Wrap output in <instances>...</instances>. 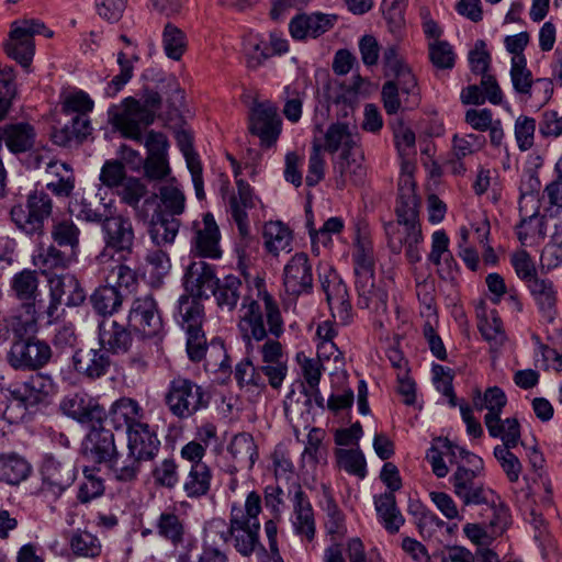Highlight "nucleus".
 Returning a JSON list of instances; mask_svg holds the SVG:
<instances>
[{
  "label": "nucleus",
  "mask_w": 562,
  "mask_h": 562,
  "mask_svg": "<svg viewBox=\"0 0 562 562\" xmlns=\"http://www.w3.org/2000/svg\"><path fill=\"white\" fill-rule=\"evenodd\" d=\"M161 106L158 92L145 89L140 99L125 98L121 108L110 112L112 124L124 137L143 143L147 149L145 176H169V142L161 132L150 131L144 139L143 130L154 123Z\"/></svg>",
  "instance_id": "f257e3e1"
},
{
  "label": "nucleus",
  "mask_w": 562,
  "mask_h": 562,
  "mask_svg": "<svg viewBox=\"0 0 562 562\" xmlns=\"http://www.w3.org/2000/svg\"><path fill=\"white\" fill-rule=\"evenodd\" d=\"M265 314L259 302H250L239 310L237 328L248 356L258 352L261 363L286 362V356L278 340L284 333V322L274 297L262 294Z\"/></svg>",
  "instance_id": "f03ea898"
},
{
  "label": "nucleus",
  "mask_w": 562,
  "mask_h": 562,
  "mask_svg": "<svg viewBox=\"0 0 562 562\" xmlns=\"http://www.w3.org/2000/svg\"><path fill=\"white\" fill-rule=\"evenodd\" d=\"M101 232L104 248L95 257L98 267L106 272L111 281L115 279L123 284L136 283L135 271L122 262L134 249L135 232L132 221L121 214L105 216L101 223Z\"/></svg>",
  "instance_id": "7ed1b4c3"
},
{
  "label": "nucleus",
  "mask_w": 562,
  "mask_h": 562,
  "mask_svg": "<svg viewBox=\"0 0 562 562\" xmlns=\"http://www.w3.org/2000/svg\"><path fill=\"white\" fill-rule=\"evenodd\" d=\"M261 513V496L251 491L247 494L244 506L233 504L229 515V527L226 531H221V538L226 542V535H231L234 547L238 553L244 557H249L257 553L262 557V562L266 557L263 546L259 541L260 521L259 514Z\"/></svg>",
  "instance_id": "20e7f679"
},
{
  "label": "nucleus",
  "mask_w": 562,
  "mask_h": 562,
  "mask_svg": "<svg viewBox=\"0 0 562 562\" xmlns=\"http://www.w3.org/2000/svg\"><path fill=\"white\" fill-rule=\"evenodd\" d=\"M237 192L231 188L228 180L222 179L220 191L222 198L228 201V212L232 221L236 224L239 239L236 244V251L239 258L248 257L257 247V239L251 235L250 224L247 210L254 209L256 205V196H254L249 183L239 178L236 181Z\"/></svg>",
  "instance_id": "39448f33"
},
{
  "label": "nucleus",
  "mask_w": 562,
  "mask_h": 562,
  "mask_svg": "<svg viewBox=\"0 0 562 562\" xmlns=\"http://www.w3.org/2000/svg\"><path fill=\"white\" fill-rule=\"evenodd\" d=\"M359 139L358 133L347 123H334L326 131L324 148L329 153L341 149L336 162L341 176H359L366 172Z\"/></svg>",
  "instance_id": "423d86ee"
},
{
  "label": "nucleus",
  "mask_w": 562,
  "mask_h": 562,
  "mask_svg": "<svg viewBox=\"0 0 562 562\" xmlns=\"http://www.w3.org/2000/svg\"><path fill=\"white\" fill-rule=\"evenodd\" d=\"M204 389L190 379L178 376L169 382L165 403L169 412L179 419H188L209 405Z\"/></svg>",
  "instance_id": "0eeeda50"
},
{
  "label": "nucleus",
  "mask_w": 562,
  "mask_h": 562,
  "mask_svg": "<svg viewBox=\"0 0 562 562\" xmlns=\"http://www.w3.org/2000/svg\"><path fill=\"white\" fill-rule=\"evenodd\" d=\"M40 280L36 271L24 269L15 273L11 280V290L14 296L22 302L25 308V321L15 325L14 331L16 335L33 334L36 331L37 316L36 303L37 297L41 295L38 290Z\"/></svg>",
  "instance_id": "6e6552de"
},
{
  "label": "nucleus",
  "mask_w": 562,
  "mask_h": 562,
  "mask_svg": "<svg viewBox=\"0 0 562 562\" xmlns=\"http://www.w3.org/2000/svg\"><path fill=\"white\" fill-rule=\"evenodd\" d=\"M44 23L38 20H24L15 22L10 32V38L5 44V52L9 57L16 60L23 68H27L34 56V35L45 34L52 36V32L45 33Z\"/></svg>",
  "instance_id": "1a4fd4ad"
},
{
  "label": "nucleus",
  "mask_w": 562,
  "mask_h": 562,
  "mask_svg": "<svg viewBox=\"0 0 562 562\" xmlns=\"http://www.w3.org/2000/svg\"><path fill=\"white\" fill-rule=\"evenodd\" d=\"M52 358V348L44 340L27 338L12 342L7 355L9 364L15 370H37Z\"/></svg>",
  "instance_id": "9d476101"
},
{
  "label": "nucleus",
  "mask_w": 562,
  "mask_h": 562,
  "mask_svg": "<svg viewBox=\"0 0 562 562\" xmlns=\"http://www.w3.org/2000/svg\"><path fill=\"white\" fill-rule=\"evenodd\" d=\"M41 493L53 501L74 483L76 479L75 465L69 460H60L54 456H45L42 467Z\"/></svg>",
  "instance_id": "9b49d317"
},
{
  "label": "nucleus",
  "mask_w": 562,
  "mask_h": 562,
  "mask_svg": "<svg viewBox=\"0 0 562 562\" xmlns=\"http://www.w3.org/2000/svg\"><path fill=\"white\" fill-rule=\"evenodd\" d=\"M383 228L387 246L393 254H400L403 247L406 248V257L409 262L420 261L422 254L419 245L423 241L420 222L409 224H400L398 221H389L383 223Z\"/></svg>",
  "instance_id": "f8f14e48"
},
{
  "label": "nucleus",
  "mask_w": 562,
  "mask_h": 562,
  "mask_svg": "<svg viewBox=\"0 0 562 562\" xmlns=\"http://www.w3.org/2000/svg\"><path fill=\"white\" fill-rule=\"evenodd\" d=\"M53 203L44 192H33L26 201V211L21 206L11 210L12 221L26 234L41 233L44 222L52 215Z\"/></svg>",
  "instance_id": "ddd939ff"
},
{
  "label": "nucleus",
  "mask_w": 562,
  "mask_h": 562,
  "mask_svg": "<svg viewBox=\"0 0 562 562\" xmlns=\"http://www.w3.org/2000/svg\"><path fill=\"white\" fill-rule=\"evenodd\" d=\"M282 285L292 297L311 294L314 286L313 266L305 252L294 254L283 267Z\"/></svg>",
  "instance_id": "4468645a"
},
{
  "label": "nucleus",
  "mask_w": 562,
  "mask_h": 562,
  "mask_svg": "<svg viewBox=\"0 0 562 562\" xmlns=\"http://www.w3.org/2000/svg\"><path fill=\"white\" fill-rule=\"evenodd\" d=\"M192 232L191 252L195 257L200 259H220L222 257L221 233L212 213H205L201 222H193Z\"/></svg>",
  "instance_id": "2eb2a0df"
},
{
  "label": "nucleus",
  "mask_w": 562,
  "mask_h": 562,
  "mask_svg": "<svg viewBox=\"0 0 562 562\" xmlns=\"http://www.w3.org/2000/svg\"><path fill=\"white\" fill-rule=\"evenodd\" d=\"M127 324L133 330L147 338L156 337L161 333L164 328L162 319L157 303L151 295L137 297L133 301Z\"/></svg>",
  "instance_id": "dca6fc26"
},
{
  "label": "nucleus",
  "mask_w": 562,
  "mask_h": 562,
  "mask_svg": "<svg viewBox=\"0 0 562 562\" xmlns=\"http://www.w3.org/2000/svg\"><path fill=\"white\" fill-rule=\"evenodd\" d=\"M282 121L278 114V108L269 102L255 103L249 116V130L258 136L265 147L272 146L280 133Z\"/></svg>",
  "instance_id": "f3484780"
},
{
  "label": "nucleus",
  "mask_w": 562,
  "mask_h": 562,
  "mask_svg": "<svg viewBox=\"0 0 562 562\" xmlns=\"http://www.w3.org/2000/svg\"><path fill=\"white\" fill-rule=\"evenodd\" d=\"M479 476L480 474L468 471L464 465H460L451 477L456 495L465 505H482L495 502L494 492L485 487Z\"/></svg>",
  "instance_id": "a211bd4d"
},
{
  "label": "nucleus",
  "mask_w": 562,
  "mask_h": 562,
  "mask_svg": "<svg viewBox=\"0 0 562 562\" xmlns=\"http://www.w3.org/2000/svg\"><path fill=\"white\" fill-rule=\"evenodd\" d=\"M60 411L81 424L102 425L106 420V411L93 398L85 394H70L60 402Z\"/></svg>",
  "instance_id": "6ab92c4d"
},
{
  "label": "nucleus",
  "mask_w": 562,
  "mask_h": 562,
  "mask_svg": "<svg viewBox=\"0 0 562 562\" xmlns=\"http://www.w3.org/2000/svg\"><path fill=\"white\" fill-rule=\"evenodd\" d=\"M218 280L214 267L199 259L193 260L187 267L183 276V285L190 296L209 299L212 292H214Z\"/></svg>",
  "instance_id": "aec40b11"
},
{
  "label": "nucleus",
  "mask_w": 562,
  "mask_h": 562,
  "mask_svg": "<svg viewBox=\"0 0 562 562\" xmlns=\"http://www.w3.org/2000/svg\"><path fill=\"white\" fill-rule=\"evenodd\" d=\"M248 291V286L244 284L238 277L231 274L226 276L223 280H218V283L216 284L214 292H212V295H214L218 307L222 310L232 312L236 307L238 301L243 300L240 310L245 304L250 302H259L262 307V313L265 314L262 294L268 292L259 290L258 300H255L247 295Z\"/></svg>",
  "instance_id": "412c9836"
},
{
  "label": "nucleus",
  "mask_w": 562,
  "mask_h": 562,
  "mask_svg": "<svg viewBox=\"0 0 562 562\" xmlns=\"http://www.w3.org/2000/svg\"><path fill=\"white\" fill-rule=\"evenodd\" d=\"M112 360L106 350L100 348H80L72 355L74 370L89 380H97L108 374Z\"/></svg>",
  "instance_id": "4be33fe9"
},
{
  "label": "nucleus",
  "mask_w": 562,
  "mask_h": 562,
  "mask_svg": "<svg viewBox=\"0 0 562 562\" xmlns=\"http://www.w3.org/2000/svg\"><path fill=\"white\" fill-rule=\"evenodd\" d=\"M187 334V352L192 361H201L206 358L207 364L218 367L220 370L229 368L228 357L222 342L212 341L210 348L202 328Z\"/></svg>",
  "instance_id": "5701e85b"
},
{
  "label": "nucleus",
  "mask_w": 562,
  "mask_h": 562,
  "mask_svg": "<svg viewBox=\"0 0 562 562\" xmlns=\"http://www.w3.org/2000/svg\"><path fill=\"white\" fill-rule=\"evenodd\" d=\"M397 199L395 203V216L400 224H409L420 222L419 212L422 199L416 191L414 178H400L397 186Z\"/></svg>",
  "instance_id": "b1692460"
},
{
  "label": "nucleus",
  "mask_w": 562,
  "mask_h": 562,
  "mask_svg": "<svg viewBox=\"0 0 562 562\" xmlns=\"http://www.w3.org/2000/svg\"><path fill=\"white\" fill-rule=\"evenodd\" d=\"M100 276L105 280L106 284L99 286L92 293L90 301L94 311L102 315L103 318L112 316L116 313L123 303V295L117 288L131 289L135 283L123 284L121 281L108 279L106 272L99 267Z\"/></svg>",
  "instance_id": "393cba45"
},
{
  "label": "nucleus",
  "mask_w": 562,
  "mask_h": 562,
  "mask_svg": "<svg viewBox=\"0 0 562 562\" xmlns=\"http://www.w3.org/2000/svg\"><path fill=\"white\" fill-rule=\"evenodd\" d=\"M319 279L331 315L338 317L341 322H346L351 308L346 284L334 270L319 276Z\"/></svg>",
  "instance_id": "a878e982"
},
{
  "label": "nucleus",
  "mask_w": 562,
  "mask_h": 562,
  "mask_svg": "<svg viewBox=\"0 0 562 562\" xmlns=\"http://www.w3.org/2000/svg\"><path fill=\"white\" fill-rule=\"evenodd\" d=\"M337 22V15L314 12L311 14H299L294 16L289 30L293 38L304 40L306 37L316 38L334 27Z\"/></svg>",
  "instance_id": "bb28decb"
},
{
  "label": "nucleus",
  "mask_w": 562,
  "mask_h": 562,
  "mask_svg": "<svg viewBox=\"0 0 562 562\" xmlns=\"http://www.w3.org/2000/svg\"><path fill=\"white\" fill-rule=\"evenodd\" d=\"M90 427L91 430L83 441L85 454L97 463L108 464L117 452L114 434L102 425Z\"/></svg>",
  "instance_id": "cd10ccee"
},
{
  "label": "nucleus",
  "mask_w": 562,
  "mask_h": 562,
  "mask_svg": "<svg viewBox=\"0 0 562 562\" xmlns=\"http://www.w3.org/2000/svg\"><path fill=\"white\" fill-rule=\"evenodd\" d=\"M293 510L291 524L295 535L312 541L315 536V518L312 504L300 485L291 498Z\"/></svg>",
  "instance_id": "c85d7f7f"
},
{
  "label": "nucleus",
  "mask_w": 562,
  "mask_h": 562,
  "mask_svg": "<svg viewBox=\"0 0 562 562\" xmlns=\"http://www.w3.org/2000/svg\"><path fill=\"white\" fill-rule=\"evenodd\" d=\"M99 344L108 353H126L133 344V337L127 328L111 317L103 318L98 326Z\"/></svg>",
  "instance_id": "c756f323"
},
{
  "label": "nucleus",
  "mask_w": 562,
  "mask_h": 562,
  "mask_svg": "<svg viewBox=\"0 0 562 562\" xmlns=\"http://www.w3.org/2000/svg\"><path fill=\"white\" fill-rule=\"evenodd\" d=\"M145 413L139 403L131 397H121L113 402L109 412H106V419L115 429L130 430L136 428V425L144 424Z\"/></svg>",
  "instance_id": "7c9ffc66"
},
{
  "label": "nucleus",
  "mask_w": 562,
  "mask_h": 562,
  "mask_svg": "<svg viewBox=\"0 0 562 562\" xmlns=\"http://www.w3.org/2000/svg\"><path fill=\"white\" fill-rule=\"evenodd\" d=\"M13 387L33 412L38 405L46 403L55 392L53 379L43 373L33 374Z\"/></svg>",
  "instance_id": "2f4dec72"
},
{
  "label": "nucleus",
  "mask_w": 562,
  "mask_h": 562,
  "mask_svg": "<svg viewBox=\"0 0 562 562\" xmlns=\"http://www.w3.org/2000/svg\"><path fill=\"white\" fill-rule=\"evenodd\" d=\"M127 449L144 462L150 461L159 452L160 440L147 423L138 424L127 434Z\"/></svg>",
  "instance_id": "473e14b6"
},
{
  "label": "nucleus",
  "mask_w": 562,
  "mask_h": 562,
  "mask_svg": "<svg viewBox=\"0 0 562 562\" xmlns=\"http://www.w3.org/2000/svg\"><path fill=\"white\" fill-rule=\"evenodd\" d=\"M519 211L521 218L516 226L519 241L528 246L544 239L547 233L546 218L543 215H540L539 206H532L530 212L526 204H521Z\"/></svg>",
  "instance_id": "72a5a7b5"
},
{
  "label": "nucleus",
  "mask_w": 562,
  "mask_h": 562,
  "mask_svg": "<svg viewBox=\"0 0 562 562\" xmlns=\"http://www.w3.org/2000/svg\"><path fill=\"white\" fill-rule=\"evenodd\" d=\"M159 199L160 204L157 205L155 212H161L168 216H179L186 210V195L182 189L175 182H168L159 186L151 195L145 199V204L155 202Z\"/></svg>",
  "instance_id": "f704fd0d"
},
{
  "label": "nucleus",
  "mask_w": 562,
  "mask_h": 562,
  "mask_svg": "<svg viewBox=\"0 0 562 562\" xmlns=\"http://www.w3.org/2000/svg\"><path fill=\"white\" fill-rule=\"evenodd\" d=\"M49 296L63 302L66 297V305L79 306L86 300V292L77 278L71 273L54 274L48 279Z\"/></svg>",
  "instance_id": "c9c22d12"
},
{
  "label": "nucleus",
  "mask_w": 562,
  "mask_h": 562,
  "mask_svg": "<svg viewBox=\"0 0 562 562\" xmlns=\"http://www.w3.org/2000/svg\"><path fill=\"white\" fill-rule=\"evenodd\" d=\"M263 247L268 254L278 257L289 254L293 248L292 231L281 221H269L263 225Z\"/></svg>",
  "instance_id": "e433bc0d"
},
{
  "label": "nucleus",
  "mask_w": 562,
  "mask_h": 562,
  "mask_svg": "<svg viewBox=\"0 0 562 562\" xmlns=\"http://www.w3.org/2000/svg\"><path fill=\"white\" fill-rule=\"evenodd\" d=\"M33 411L16 394L14 387L0 389V417L9 424H20L31 419Z\"/></svg>",
  "instance_id": "4c0bfd02"
},
{
  "label": "nucleus",
  "mask_w": 562,
  "mask_h": 562,
  "mask_svg": "<svg viewBox=\"0 0 562 562\" xmlns=\"http://www.w3.org/2000/svg\"><path fill=\"white\" fill-rule=\"evenodd\" d=\"M536 301V304L548 322H553L557 316L558 291L549 279L531 280L527 286Z\"/></svg>",
  "instance_id": "58836bf2"
},
{
  "label": "nucleus",
  "mask_w": 562,
  "mask_h": 562,
  "mask_svg": "<svg viewBox=\"0 0 562 562\" xmlns=\"http://www.w3.org/2000/svg\"><path fill=\"white\" fill-rule=\"evenodd\" d=\"M355 285L359 307L371 310L378 314L386 311L387 293L380 284L375 283L374 277L355 281Z\"/></svg>",
  "instance_id": "ea45409f"
},
{
  "label": "nucleus",
  "mask_w": 562,
  "mask_h": 562,
  "mask_svg": "<svg viewBox=\"0 0 562 562\" xmlns=\"http://www.w3.org/2000/svg\"><path fill=\"white\" fill-rule=\"evenodd\" d=\"M145 178H101L103 183L113 188L122 201L136 207L140 199L148 194Z\"/></svg>",
  "instance_id": "a19ab883"
},
{
  "label": "nucleus",
  "mask_w": 562,
  "mask_h": 562,
  "mask_svg": "<svg viewBox=\"0 0 562 562\" xmlns=\"http://www.w3.org/2000/svg\"><path fill=\"white\" fill-rule=\"evenodd\" d=\"M5 146L13 154L29 151L33 148L36 133L34 127L24 122L4 126Z\"/></svg>",
  "instance_id": "79ce46f5"
},
{
  "label": "nucleus",
  "mask_w": 562,
  "mask_h": 562,
  "mask_svg": "<svg viewBox=\"0 0 562 562\" xmlns=\"http://www.w3.org/2000/svg\"><path fill=\"white\" fill-rule=\"evenodd\" d=\"M213 473L207 464L191 465L183 482V492L188 498L198 499L209 494Z\"/></svg>",
  "instance_id": "37998d69"
},
{
  "label": "nucleus",
  "mask_w": 562,
  "mask_h": 562,
  "mask_svg": "<svg viewBox=\"0 0 562 562\" xmlns=\"http://www.w3.org/2000/svg\"><path fill=\"white\" fill-rule=\"evenodd\" d=\"M374 507L383 527L390 533L397 532L405 520L396 506L395 495L383 493L374 496Z\"/></svg>",
  "instance_id": "c03bdc74"
},
{
  "label": "nucleus",
  "mask_w": 562,
  "mask_h": 562,
  "mask_svg": "<svg viewBox=\"0 0 562 562\" xmlns=\"http://www.w3.org/2000/svg\"><path fill=\"white\" fill-rule=\"evenodd\" d=\"M179 227L180 222L176 217L155 212L150 221L149 236L158 247L170 245L175 241Z\"/></svg>",
  "instance_id": "a18cd8bd"
},
{
  "label": "nucleus",
  "mask_w": 562,
  "mask_h": 562,
  "mask_svg": "<svg viewBox=\"0 0 562 562\" xmlns=\"http://www.w3.org/2000/svg\"><path fill=\"white\" fill-rule=\"evenodd\" d=\"M428 260L437 266L438 273L442 278L450 274L454 259L449 250V237L443 231H436L432 234Z\"/></svg>",
  "instance_id": "49530a36"
},
{
  "label": "nucleus",
  "mask_w": 562,
  "mask_h": 562,
  "mask_svg": "<svg viewBox=\"0 0 562 562\" xmlns=\"http://www.w3.org/2000/svg\"><path fill=\"white\" fill-rule=\"evenodd\" d=\"M143 462V460L138 459L130 451L125 456L116 452L108 463V467L114 480L120 483H132L137 480Z\"/></svg>",
  "instance_id": "de8ad7c7"
},
{
  "label": "nucleus",
  "mask_w": 562,
  "mask_h": 562,
  "mask_svg": "<svg viewBox=\"0 0 562 562\" xmlns=\"http://www.w3.org/2000/svg\"><path fill=\"white\" fill-rule=\"evenodd\" d=\"M178 322L186 333L202 328L204 308L196 297L181 295L178 301Z\"/></svg>",
  "instance_id": "09e8293b"
},
{
  "label": "nucleus",
  "mask_w": 562,
  "mask_h": 562,
  "mask_svg": "<svg viewBox=\"0 0 562 562\" xmlns=\"http://www.w3.org/2000/svg\"><path fill=\"white\" fill-rule=\"evenodd\" d=\"M157 533L173 546L183 544L188 533L183 520L172 512H164L156 521Z\"/></svg>",
  "instance_id": "8fccbe9b"
},
{
  "label": "nucleus",
  "mask_w": 562,
  "mask_h": 562,
  "mask_svg": "<svg viewBox=\"0 0 562 562\" xmlns=\"http://www.w3.org/2000/svg\"><path fill=\"white\" fill-rule=\"evenodd\" d=\"M355 281L374 277L373 248L369 240L358 238L352 252Z\"/></svg>",
  "instance_id": "3c124183"
},
{
  "label": "nucleus",
  "mask_w": 562,
  "mask_h": 562,
  "mask_svg": "<svg viewBox=\"0 0 562 562\" xmlns=\"http://www.w3.org/2000/svg\"><path fill=\"white\" fill-rule=\"evenodd\" d=\"M75 123L80 124L81 128L72 130L71 123L66 124L61 128H56L52 133L53 142L64 147H72L81 144L87 136L91 134V122L88 116H75Z\"/></svg>",
  "instance_id": "603ef678"
},
{
  "label": "nucleus",
  "mask_w": 562,
  "mask_h": 562,
  "mask_svg": "<svg viewBox=\"0 0 562 562\" xmlns=\"http://www.w3.org/2000/svg\"><path fill=\"white\" fill-rule=\"evenodd\" d=\"M228 452L233 459L248 469H251L258 458L257 446L251 435L240 432L233 437Z\"/></svg>",
  "instance_id": "864d4df0"
},
{
  "label": "nucleus",
  "mask_w": 562,
  "mask_h": 562,
  "mask_svg": "<svg viewBox=\"0 0 562 562\" xmlns=\"http://www.w3.org/2000/svg\"><path fill=\"white\" fill-rule=\"evenodd\" d=\"M31 473L30 463L22 457L16 454H8L0 457V481L9 484H19L25 480Z\"/></svg>",
  "instance_id": "5fc2aeb1"
},
{
  "label": "nucleus",
  "mask_w": 562,
  "mask_h": 562,
  "mask_svg": "<svg viewBox=\"0 0 562 562\" xmlns=\"http://www.w3.org/2000/svg\"><path fill=\"white\" fill-rule=\"evenodd\" d=\"M509 75L515 92L530 99L535 80L531 70L527 67V58L512 57Z\"/></svg>",
  "instance_id": "6e6d98bb"
},
{
  "label": "nucleus",
  "mask_w": 562,
  "mask_h": 562,
  "mask_svg": "<svg viewBox=\"0 0 562 562\" xmlns=\"http://www.w3.org/2000/svg\"><path fill=\"white\" fill-rule=\"evenodd\" d=\"M506 403L507 397L505 392L497 386L488 387L483 397H479L474 401V405L477 409H487L484 417L485 426H490L493 419L501 416Z\"/></svg>",
  "instance_id": "4d7b16f0"
},
{
  "label": "nucleus",
  "mask_w": 562,
  "mask_h": 562,
  "mask_svg": "<svg viewBox=\"0 0 562 562\" xmlns=\"http://www.w3.org/2000/svg\"><path fill=\"white\" fill-rule=\"evenodd\" d=\"M491 437L499 438L501 446L517 447L520 441V425L516 418L501 419V416L493 419L490 426H486Z\"/></svg>",
  "instance_id": "13d9d810"
},
{
  "label": "nucleus",
  "mask_w": 562,
  "mask_h": 562,
  "mask_svg": "<svg viewBox=\"0 0 562 562\" xmlns=\"http://www.w3.org/2000/svg\"><path fill=\"white\" fill-rule=\"evenodd\" d=\"M104 490V480L99 475V469L85 467L78 488V501L83 504L89 503L103 495Z\"/></svg>",
  "instance_id": "bf43d9fd"
},
{
  "label": "nucleus",
  "mask_w": 562,
  "mask_h": 562,
  "mask_svg": "<svg viewBox=\"0 0 562 562\" xmlns=\"http://www.w3.org/2000/svg\"><path fill=\"white\" fill-rule=\"evenodd\" d=\"M70 548L78 557L97 558L101 553V542L97 536L87 530H76L70 537Z\"/></svg>",
  "instance_id": "052dcab7"
},
{
  "label": "nucleus",
  "mask_w": 562,
  "mask_h": 562,
  "mask_svg": "<svg viewBox=\"0 0 562 562\" xmlns=\"http://www.w3.org/2000/svg\"><path fill=\"white\" fill-rule=\"evenodd\" d=\"M247 65L251 69L260 67L270 56V46L258 34H248L244 38Z\"/></svg>",
  "instance_id": "680f3d73"
},
{
  "label": "nucleus",
  "mask_w": 562,
  "mask_h": 562,
  "mask_svg": "<svg viewBox=\"0 0 562 562\" xmlns=\"http://www.w3.org/2000/svg\"><path fill=\"white\" fill-rule=\"evenodd\" d=\"M33 263L46 274L55 269H65L68 263V258L61 250L50 245L46 248H41L37 254L33 256Z\"/></svg>",
  "instance_id": "e2e57ef3"
},
{
  "label": "nucleus",
  "mask_w": 562,
  "mask_h": 562,
  "mask_svg": "<svg viewBox=\"0 0 562 562\" xmlns=\"http://www.w3.org/2000/svg\"><path fill=\"white\" fill-rule=\"evenodd\" d=\"M162 46L169 58L179 60L187 49L186 34L176 25L166 24L162 32Z\"/></svg>",
  "instance_id": "0e129e2a"
},
{
  "label": "nucleus",
  "mask_w": 562,
  "mask_h": 562,
  "mask_svg": "<svg viewBox=\"0 0 562 562\" xmlns=\"http://www.w3.org/2000/svg\"><path fill=\"white\" fill-rule=\"evenodd\" d=\"M50 234L58 246L75 249L79 245L80 229L71 220L55 221Z\"/></svg>",
  "instance_id": "69168bd1"
},
{
  "label": "nucleus",
  "mask_w": 562,
  "mask_h": 562,
  "mask_svg": "<svg viewBox=\"0 0 562 562\" xmlns=\"http://www.w3.org/2000/svg\"><path fill=\"white\" fill-rule=\"evenodd\" d=\"M151 475L157 486L168 490H172L179 482L178 465L171 458L157 463L151 471Z\"/></svg>",
  "instance_id": "338daca9"
},
{
  "label": "nucleus",
  "mask_w": 562,
  "mask_h": 562,
  "mask_svg": "<svg viewBox=\"0 0 562 562\" xmlns=\"http://www.w3.org/2000/svg\"><path fill=\"white\" fill-rule=\"evenodd\" d=\"M429 59L437 69H451L456 54L447 41H432L428 44Z\"/></svg>",
  "instance_id": "774afa93"
}]
</instances>
